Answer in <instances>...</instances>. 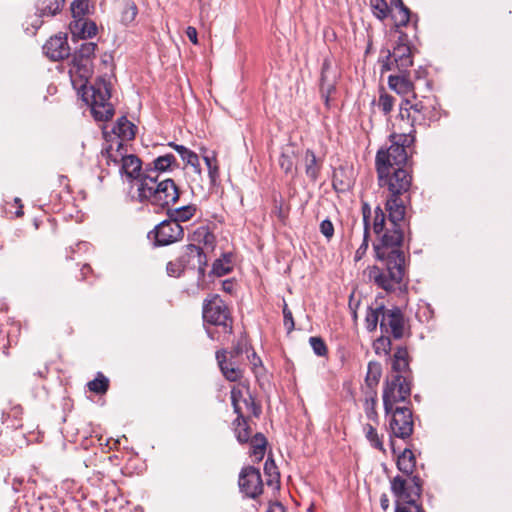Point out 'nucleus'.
<instances>
[{
    "label": "nucleus",
    "mask_w": 512,
    "mask_h": 512,
    "mask_svg": "<svg viewBox=\"0 0 512 512\" xmlns=\"http://www.w3.org/2000/svg\"><path fill=\"white\" fill-rule=\"evenodd\" d=\"M232 253L231 252H225L221 255V257L219 259H222L223 260V263L225 265H229L231 266V263H232Z\"/></svg>",
    "instance_id": "59"
},
{
    "label": "nucleus",
    "mask_w": 512,
    "mask_h": 512,
    "mask_svg": "<svg viewBox=\"0 0 512 512\" xmlns=\"http://www.w3.org/2000/svg\"><path fill=\"white\" fill-rule=\"evenodd\" d=\"M44 52L53 61H59L70 55L66 36L51 37L43 46Z\"/></svg>",
    "instance_id": "18"
},
{
    "label": "nucleus",
    "mask_w": 512,
    "mask_h": 512,
    "mask_svg": "<svg viewBox=\"0 0 512 512\" xmlns=\"http://www.w3.org/2000/svg\"><path fill=\"white\" fill-rule=\"evenodd\" d=\"M208 266V258L202 257V261L198 263L196 269L198 271L197 285L199 288L204 289L203 282L206 275V267Z\"/></svg>",
    "instance_id": "53"
},
{
    "label": "nucleus",
    "mask_w": 512,
    "mask_h": 512,
    "mask_svg": "<svg viewBox=\"0 0 512 512\" xmlns=\"http://www.w3.org/2000/svg\"><path fill=\"white\" fill-rule=\"evenodd\" d=\"M411 484L400 475L390 481V489L396 497L394 512H425L418 499L422 495L423 480L417 474L407 475Z\"/></svg>",
    "instance_id": "8"
},
{
    "label": "nucleus",
    "mask_w": 512,
    "mask_h": 512,
    "mask_svg": "<svg viewBox=\"0 0 512 512\" xmlns=\"http://www.w3.org/2000/svg\"><path fill=\"white\" fill-rule=\"evenodd\" d=\"M47 372H48V368H47V367H45L43 370H38V371H37V372H35L34 374H35V375H37V376H39V377H41V378H43V377H45V375L47 374Z\"/></svg>",
    "instance_id": "62"
},
{
    "label": "nucleus",
    "mask_w": 512,
    "mask_h": 512,
    "mask_svg": "<svg viewBox=\"0 0 512 512\" xmlns=\"http://www.w3.org/2000/svg\"><path fill=\"white\" fill-rule=\"evenodd\" d=\"M179 168V163L172 153L155 158L151 163H147L144 167V176L155 177L158 173L172 171Z\"/></svg>",
    "instance_id": "17"
},
{
    "label": "nucleus",
    "mask_w": 512,
    "mask_h": 512,
    "mask_svg": "<svg viewBox=\"0 0 512 512\" xmlns=\"http://www.w3.org/2000/svg\"><path fill=\"white\" fill-rule=\"evenodd\" d=\"M369 238H370V231H364L363 233V241L359 248L355 252V261H359L363 258V256L366 254L368 247H369Z\"/></svg>",
    "instance_id": "51"
},
{
    "label": "nucleus",
    "mask_w": 512,
    "mask_h": 512,
    "mask_svg": "<svg viewBox=\"0 0 512 512\" xmlns=\"http://www.w3.org/2000/svg\"><path fill=\"white\" fill-rule=\"evenodd\" d=\"M250 350H251V354L247 353V358L250 361L251 365L253 366V369H255L258 366L262 365V361H261L260 357L256 354V352L253 350V348Z\"/></svg>",
    "instance_id": "55"
},
{
    "label": "nucleus",
    "mask_w": 512,
    "mask_h": 512,
    "mask_svg": "<svg viewBox=\"0 0 512 512\" xmlns=\"http://www.w3.org/2000/svg\"><path fill=\"white\" fill-rule=\"evenodd\" d=\"M415 129L408 133H392L390 146L380 148L375 157V168L380 187H386L384 208L374 209L372 223L376 240L372 247L376 261L382 264L367 268L368 280L386 292L408 293L410 242L412 240L411 216L407 205L412 185L413 154L415 153Z\"/></svg>",
    "instance_id": "1"
},
{
    "label": "nucleus",
    "mask_w": 512,
    "mask_h": 512,
    "mask_svg": "<svg viewBox=\"0 0 512 512\" xmlns=\"http://www.w3.org/2000/svg\"><path fill=\"white\" fill-rule=\"evenodd\" d=\"M397 469L405 475H412L416 468V458L410 447H406L396 460Z\"/></svg>",
    "instance_id": "26"
},
{
    "label": "nucleus",
    "mask_w": 512,
    "mask_h": 512,
    "mask_svg": "<svg viewBox=\"0 0 512 512\" xmlns=\"http://www.w3.org/2000/svg\"><path fill=\"white\" fill-rule=\"evenodd\" d=\"M222 290L226 293H233L234 281L232 279H226L222 282Z\"/></svg>",
    "instance_id": "57"
},
{
    "label": "nucleus",
    "mask_w": 512,
    "mask_h": 512,
    "mask_svg": "<svg viewBox=\"0 0 512 512\" xmlns=\"http://www.w3.org/2000/svg\"><path fill=\"white\" fill-rule=\"evenodd\" d=\"M168 146H169V147H171V148H173V149L175 150V147H180L181 145L176 144L175 142H169V143H168Z\"/></svg>",
    "instance_id": "63"
},
{
    "label": "nucleus",
    "mask_w": 512,
    "mask_h": 512,
    "mask_svg": "<svg viewBox=\"0 0 512 512\" xmlns=\"http://www.w3.org/2000/svg\"><path fill=\"white\" fill-rule=\"evenodd\" d=\"M186 36L193 44H198V33L195 27L188 26L186 29Z\"/></svg>",
    "instance_id": "56"
},
{
    "label": "nucleus",
    "mask_w": 512,
    "mask_h": 512,
    "mask_svg": "<svg viewBox=\"0 0 512 512\" xmlns=\"http://www.w3.org/2000/svg\"><path fill=\"white\" fill-rule=\"evenodd\" d=\"M65 0H37L36 12L40 18L53 17L61 12Z\"/></svg>",
    "instance_id": "24"
},
{
    "label": "nucleus",
    "mask_w": 512,
    "mask_h": 512,
    "mask_svg": "<svg viewBox=\"0 0 512 512\" xmlns=\"http://www.w3.org/2000/svg\"><path fill=\"white\" fill-rule=\"evenodd\" d=\"M137 127L127 119L121 116L117 119L116 124L112 128V132L121 140H132L135 138Z\"/></svg>",
    "instance_id": "25"
},
{
    "label": "nucleus",
    "mask_w": 512,
    "mask_h": 512,
    "mask_svg": "<svg viewBox=\"0 0 512 512\" xmlns=\"http://www.w3.org/2000/svg\"><path fill=\"white\" fill-rule=\"evenodd\" d=\"M264 474L266 476V485L272 488H278L280 484V473L272 456H269L264 464Z\"/></svg>",
    "instance_id": "29"
},
{
    "label": "nucleus",
    "mask_w": 512,
    "mask_h": 512,
    "mask_svg": "<svg viewBox=\"0 0 512 512\" xmlns=\"http://www.w3.org/2000/svg\"><path fill=\"white\" fill-rule=\"evenodd\" d=\"M138 14V8L134 1L127 0L121 13V22L125 25L133 22Z\"/></svg>",
    "instance_id": "39"
},
{
    "label": "nucleus",
    "mask_w": 512,
    "mask_h": 512,
    "mask_svg": "<svg viewBox=\"0 0 512 512\" xmlns=\"http://www.w3.org/2000/svg\"><path fill=\"white\" fill-rule=\"evenodd\" d=\"M158 177L144 176L137 187L138 202L149 203L157 207L155 210L157 213L175 205L181 194L173 179L167 178L159 181Z\"/></svg>",
    "instance_id": "4"
},
{
    "label": "nucleus",
    "mask_w": 512,
    "mask_h": 512,
    "mask_svg": "<svg viewBox=\"0 0 512 512\" xmlns=\"http://www.w3.org/2000/svg\"><path fill=\"white\" fill-rule=\"evenodd\" d=\"M395 98L385 92L381 93L378 100V106L385 115L389 114L394 106Z\"/></svg>",
    "instance_id": "47"
},
{
    "label": "nucleus",
    "mask_w": 512,
    "mask_h": 512,
    "mask_svg": "<svg viewBox=\"0 0 512 512\" xmlns=\"http://www.w3.org/2000/svg\"><path fill=\"white\" fill-rule=\"evenodd\" d=\"M183 237L184 229L181 224L175 223L168 217L147 233V239L154 248L171 245L181 241Z\"/></svg>",
    "instance_id": "12"
},
{
    "label": "nucleus",
    "mask_w": 512,
    "mask_h": 512,
    "mask_svg": "<svg viewBox=\"0 0 512 512\" xmlns=\"http://www.w3.org/2000/svg\"><path fill=\"white\" fill-rule=\"evenodd\" d=\"M398 393L394 394L397 399ZM405 402L410 404V399L407 400H395L391 402V407L387 412L384 406L385 415H391L389 420V442L393 454H396L395 438L407 441L410 439L414 431V421L412 409L409 406H396V403Z\"/></svg>",
    "instance_id": "9"
},
{
    "label": "nucleus",
    "mask_w": 512,
    "mask_h": 512,
    "mask_svg": "<svg viewBox=\"0 0 512 512\" xmlns=\"http://www.w3.org/2000/svg\"><path fill=\"white\" fill-rule=\"evenodd\" d=\"M238 485L240 492L246 497L255 499L263 493L264 482L260 470L254 466H245L239 473Z\"/></svg>",
    "instance_id": "15"
},
{
    "label": "nucleus",
    "mask_w": 512,
    "mask_h": 512,
    "mask_svg": "<svg viewBox=\"0 0 512 512\" xmlns=\"http://www.w3.org/2000/svg\"><path fill=\"white\" fill-rule=\"evenodd\" d=\"M364 432L366 439L370 442L371 446L379 451L385 453L386 450L383 445V441L378 436L377 430L371 424H365Z\"/></svg>",
    "instance_id": "37"
},
{
    "label": "nucleus",
    "mask_w": 512,
    "mask_h": 512,
    "mask_svg": "<svg viewBox=\"0 0 512 512\" xmlns=\"http://www.w3.org/2000/svg\"><path fill=\"white\" fill-rule=\"evenodd\" d=\"M167 216L170 220L180 224L190 220L196 213V206L193 204L184 205L178 208L168 207L166 209Z\"/></svg>",
    "instance_id": "27"
},
{
    "label": "nucleus",
    "mask_w": 512,
    "mask_h": 512,
    "mask_svg": "<svg viewBox=\"0 0 512 512\" xmlns=\"http://www.w3.org/2000/svg\"><path fill=\"white\" fill-rule=\"evenodd\" d=\"M241 403L254 417L258 418L260 416L262 412L261 405L256 402L255 398L250 393H248L247 397L242 395L240 399V406L242 407Z\"/></svg>",
    "instance_id": "40"
},
{
    "label": "nucleus",
    "mask_w": 512,
    "mask_h": 512,
    "mask_svg": "<svg viewBox=\"0 0 512 512\" xmlns=\"http://www.w3.org/2000/svg\"><path fill=\"white\" fill-rule=\"evenodd\" d=\"M267 512H286V510L280 502H274L269 505Z\"/></svg>",
    "instance_id": "58"
},
{
    "label": "nucleus",
    "mask_w": 512,
    "mask_h": 512,
    "mask_svg": "<svg viewBox=\"0 0 512 512\" xmlns=\"http://www.w3.org/2000/svg\"><path fill=\"white\" fill-rule=\"evenodd\" d=\"M381 53H384V50L381 51ZM386 55L383 57L381 62V74L391 71L393 69H397L395 66L394 58L391 55V51L389 49L385 50Z\"/></svg>",
    "instance_id": "50"
},
{
    "label": "nucleus",
    "mask_w": 512,
    "mask_h": 512,
    "mask_svg": "<svg viewBox=\"0 0 512 512\" xmlns=\"http://www.w3.org/2000/svg\"><path fill=\"white\" fill-rule=\"evenodd\" d=\"M232 270H233L232 266L225 265L223 263L222 259H216L212 264V269H211L210 274L217 276V277H221V276L231 273Z\"/></svg>",
    "instance_id": "48"
},
{
    "label": "nucleus",
    "mask_w": 512,
    "mask_h": 512,
    "mask_svg": "<svg viewBox=\"0 0 512 512\" xmlns=\"http://www.w3.org/2000/svg\"><path fill=\"white\" fill-rule=\"evenodd\" d=\"M380 505H381V508L385 511L389 508V499L386 494L381 495Z\"/></svg>",
    "instance_id": "60"
},
{
    "label": "nucleus",
    "mask_w": 512,
    "mask_h": 512,
    "mask_svg": "<svg viewBox=\"0 0 512 512\" xmlns=\"http://www.w3.org/2000/svg\"><path fill=\"white\" fill-rule=\"evenodd\" d=\"M91 271V267L88 264L83 265L81 268V280H84L86 278V275Z\"/></svg>",
    "instance_id": "61"
},
{
    "label": "nucleus",
    "mask_w": 512,
    "mask_h": 512,
    "mask_svg": "<svg viewBox=\"0 0 512 512\" xmlns=\"http://www.w3.org/2000/svg\"><path fill=\"white\" fill-rule=\"evenodd\" d=\"M241 398L242 391L233 387L231 390V403L234 413L237 415L236 419L233 421L234 432L240 444H247L253 436H251L252 429L249 425V417L244 416L243 408L240 406Z\"/></svg>",
    "instance_id": "14"
},
{
    "label": "nucleus",
    "mask_w": 512,
    "mask_h": 512,
    "mask_svg": "<svg viewBox=\"0 0 512 512\" xmlns=\"http://www.w3.org/2000/svg\"><path fill=\"white\" fill-rule=\"evenodd\" d=\"M437 103L434 99L427 98L412 102L408 97L404 98L400 104L399 116L402 120L411 121V126H429L432 122L440 119V111L436 107Z\"/></svg>",
    "instance_id": "11"
},
{
    "label": "nucleus",
    "mask_w": 512,
    "mask_h": 512,
    "mask_svg": "<svg viewBox=\"0 0 512 512\" xmlns=\"http://www.w3.org/2000/svg\"><path fill=\"white\" fill-rule=\"evenodd\" d=\"M204 161L208 168V175L210 178V182L213 186H215L219 179V168H218V165L216 164V162H217L216 158L214 156L213 157L204 156Z\"/></svg>",
    "instance_id": "42"
},
{
    "label": "nucleus",
    "mask_w": 512,
    "mask_h": 512,
    "mask_svg": "<svg viewBox=\"0 0 512 512\" xmlns=\"http://www.w3.org/2000/svg\"><path fill=\"white\" fill-rule=\"evenodd\" d=\"M309 343L313 349V352L319 356L324 357L328 354V348L325 341L318 336H312L309 338Z\"/></svg>",
    "instance_id": "44"
},
{
    "label": "nucleus",
    "mask_w": 512,
    "mask_h": 512,
    "mask_svg": "<svg viewBox=\"0 0 512 512\" xmlns=\"http://www.w3.org/2000/svg\"><path fill=\"white\" fill-rule=\"evenodd\" d=\"M345 168L335 169L332 177V186L336 192H345L350 188V181L344 179Z\"/></svg>",
    "instance_id": "34"
},
{
    "label": "nucleus",
    "mask_w": 512,
    "mask_h": 512,
    "mask_svg": "<svg viewBox=\"0 0 512 512\" xmlns=\"http://www.w3.org/2000/svg\"><path fill=\"white\" fill-rule=\"evenodd\" d=\"M361 211H362V216H363L364 231H366V232L370 231V229H371L370 218H371L372 211H371V207H370L369 203L362 201Z\"/></svg>",
    "instance_id": "52"
},
{
    "label": "nucleus",
    "mask_w": 512,
    "mask_h": 512,
    "mask_svg": "<svg viewBox=\"0 0 512 512\" xmlns=\"http://www.w3.org/2000/svg\"><path fill=\"white\" fill-rule=\"evenodd\" d=\"M302 160L306 177L311 183H316L324 166V156H317L312 149H306Z\"/></svg>",
    "instance_id": "19"
},
{
    "label": "nucleus",
    "mask_w": 512,
    "mask_h": 512,
    "mask_svg": "<svg viewBox=\"0 0 512 512\" xmlns=\"http://www.w3.org/2000/svg\"><path fill=\"white\" fill-rule=\"evenodd\" d=\"M202 319L203 327L212 340H218L219 337L211 326L221 328L226 335L233 333V317L230 308L218 294H211L203 300Z\"/></svg>",
    "instance_id": "6"
},
{
    "label": "nucleus",
    "mask_w": 512,
    "mask_h": 512,
    "mask_svg": "<svg viewBox=\"0 0 512 512\" xmlns=\"http://www.w3.org/2000/svg\"><path fill=\"white\" fill-rule=\"evenodd\" d=\"M93 59L80 58L72 55V69L80 79L85 80L82 85V98L90 107L91 113L96 121L105 122L110 120L115 109L110 103L111 83L103 77H98L93 84L87 87L88 79L93 74Z\"/></svg>",
    "instance_id": "2"
},
{
    "label": "nucleus",
    "mask_w": 512,
    "mask_h": 512,
    "mask_svg": "<svg viewBox=\"0 0 512 512\" xmlns=\"http://www.w3.org/2000/svg\"><path fill=\"white\" fill-rule=\"evenodd\" d=\"M69 29L74 41L76 39L92 38L97 34L98 30L96 23L87 18L72 20L69 24Z\"/></svg>",
    "instance_id": "20"
},
{
    "label": "nucleus",
    "mask_w": 512,
    "mask_h": 512,
    "mask_svg": "<svg viewBox=\"0 0 512 512\" xmlns=\"http://www.w3.org/2000/svg\"><path fill=\"white\" fill-rule=\"evenodd\" d=\"M283 324L287 333H291L295 328V322L292 311L289 309L286 302L283 305Z\"/></svg>",
    "instance_id": "49"
},
{
    "label": "nucleus",
    "mask_w": 512,
    "mask_h": 512,
    "mask_svg": "<svg viewBox=\"0 0 512 512\" xmlns=\"http://www.w3.org/2000/svg\"><path fill=\"white\" fill-rule=\"evenodd\" d=\"M411 357L406 346H397L391 358L393 375L387 378L383 388V406L387 412L391 402L395 401L394 394L398 393L396 400H407L411 396L413 385V372L410 368Z\"/></svg>",
    "instance_id": "3"
},
{
    "label": "nucleus",
    "mask_w": 512,
    "mask_h": 512,
    "mask_svg": "<svg viewBox=\"0 0 512 512\" xmlns=\"http://www.w3.org/2000/svg\"><path fill=\"white\" fill-rule=\"evenodd\" d=\"M294 153L292 152L291 154L283 151L281 154H280V157H279V166L280 168L285 172V174H289L293 171V168H294Z\"/></svg>",
    "instance_id": "46"
},
{
    "label": "nucleus",
    "mask_w": 512,
    "mask_h": 512,
    "mask_svg": "<svg viewBox=\"0 0 512 512\" xmlns=\"http://www.w3.org/2000/svg\"><path fill=\"white\" fill-rule=\"evenodd\" d=\"M97 48V44L94 42H84L81 46L75 50V56H79L80 58H90L93 59L95 56V50Z\"/></svg>",
    "instance_id": "43"
},
{
    "label": "nucleus",
    "mask_w": 512,
    "mask_h": 512,
    "mask_svg": "<svg viewBox=\"0 0 512 512\" xmlns=\"http://www.w3.org/2000/svg\"><path fill=\"white\" fill-rule=\"evenodd\" d=\"M87 386L91 392L102 395L109 389V379L102 372H98L96 377L87 383Z\"/></svg>",
    "instance_id": "32"
},
{
    "label": "nucleus",
    "mask_w": 512,
    "mask_h": 512,
    "mask_svg": "<svg viewBox=\"0 0 512 512\" xmlns=\"http://www.w3.org/2000/svg\"><path fill=\"white\" fill-rule=\"evenodd\" d=\"M193 241L197 243L196 245L202 244L205 248L213 249L216 239L208 226H200L194 231Z\"/></svg>",
    "instance_id": "30"
},
{
    "label": "nucleus",
    "mask_w": 512,
    "mask_h": 512,
    "mask_svg": "<svg viewBox=\"0 0 512 512\" xmlns=\"http://www.w3.org/2000/svg\"><path fill=\"white\" fill-rule=\"evenodd\" d=\"M365 324L369 332L375 331L379 324L383 334H389L393 339L400 340L405 336L407 321L400 307L387 308L381 303L376 304L375 307H368Z\"/></svg>",
    "instance_id": "5"
},
{
    "label": "nucleus",
    "mask_w": 512,
    "mask_h": 512,
    "mask_svg": "<svg viewBox=\"0 0 512 512\" xmlns=\"http://www.w3.org/2000/svg\"><path fill=\"white\" fill-rule=\"evenodd\" d=\"M372 14L380 21L388 17L393 21L394 31H400V28L411 27L414 30V37L418 33L419 16L413 13L403 0H369Z\"/></svg>",
    "instance_id": "7"
},
{
    "label": "nucleus",
    "mask_w": 512,
    "mask_h": 512,
    "mask_svg": "<svg viewBox=\"0 0 512 512\" xmlns=\"http://www.w3.org/2000/svg\"><path fill=\"white\" fill-rule=\"evenodd\" d=\"M331 69V61L329 58H325L323 60L321 66V74H320V93L324 98L326 106L329 105L330 95L336 91V86L334 81H329L328 72Z\"/></svg>",
    "instance_id": "23"
},
{
    "label": "nucleus",
    "mask_w": 512,
    "mask_h": 512,
    "mask_svg": "<svg viewBox=\"0 0 512 512\" xmlns=\"http://www.w3.org/2000/svg\"><path fill=\"white\" fill-rule=\"evenodd\" d=\"M120 160V174L125 175L130 180H136L138 186L144 178V170H142L141 159L134 154H120Z\"/></svg>",
    "instance_id": "16"
},
{
    "label": "nucleus",
    "mask_w": 512,
    "mask_h": 512,
    "mask_svg": "<svg viewBox=\"0 0 512 512\" xmlns=\"http://www.w3.org/2000/svg\"><path fill=\"white\" fill-rule=\"evenodd\" d=\"M408 74L409 71L407 73H400L399 75H390L388 77V85L396 93L404 96L412 94V98L416 99L414 84L409 79Z\"/></svg>",
    "instance_id": "22"
},
{
    "label": "nucleus",
    "mask_w": 512,
    "mask_h": 512,
    "mask_svg": "<svg viewBox=\"0 0 512 512\" xmlns=\"http://www.w3.org/2000/svg\"><path fill=\"white\" fill-rule=\"evenodd\" d=\"M185 269L186 268L183 263L180 262L179 257H177L174 261H169L166 265L167 274L175 278L181 277Z\"/></svg>",
    "instance_id": "45"
},
{
    "label": "nucleus",
    "mask_w": 512,
    "mask_h": 512,
    "mask_svg": "<svg viewBox=\"0 0 512 512\" xmlns=\"http://www.w3.org/2000/svg\"><path fill=\"white\" fill-rule=\"evenodd\" d=\"M175 151H177L180 154L182 160L187 165H190V166L194 167L195 169H199V167H200L199 157L195 152L186 148L184 145H182L180 147H175Z\"/></svg>",
    "instance_id": "38"
},
{
    "label": "nucleus",
    "mask_w": 512,
    "mask_h": 512,
    "mask_svg": "<svg viewBox=\"0 0 512 512\" xmlns=\"http://www.w3.org/2000/svg\"><path fill=\"white\" fill-rule=\"evenodd\" d=\"M122 150L126 151L125 145L121 140H118L116 151H113L112 145H109L106 149L102 150V155L106 158L108 165L111 163L117 165L119 163L121 164L120 154H123Z\"/></svg>",
    "instance_id": "35"
},
{
    "label": "nucleus",
    "mask_w": 512,
    "mask_h": 512,
    "mask_svg": "<svg viewBox=\"0 0 512 512\" xmlns=\"http://www.w3.org/2000/svg\"><path fill=\"white\" fill-rule=\"evenodd\" d=\"M414 32V30L412 29ZM398 33V39L396 45L393 47V51H391V55L394 58L395 66L399 73H407L408 69L413 65V56H412V44L413 39L417 40L414 37V34L410 36L408 33L404 32L402 28L400 31H395Z\"/></svg>",
    "instance_id": "13"
},
{
    "label": "nucleus",
    "mask_w": 512,
    "mask_h": 512,
    "mask_svg": "<svg viewBox=\"0 0 512 512\" xmlns=\"http://www.w3.org/2000/svg\"><path fill=\"white\" fill-rule=\"evenodd\" d=\"M377 392L372 391V395L365 400V413L369 420L377 421L378 413L376 411Z\"/></svg>",
    "instance_id": "41"
},
{
    "label": "nucleus",
    "mask_w": 512,
    "mask_h": 512,
    "mask_svg": "<svg viewBox=\"0 0 512 512\" xmlns=\"http://www.w3.org/2000/svg\"><path fill=\"white\" fill-rule=\"evenodd\" d=\"M414 399H415L417 402H420L421 397H420V395H419V394H415V395H414Z\"/></svg>",
    "instance_id": "64"
},
{
    "label": "nucleus",
    "mask_w": 512,
    "mask_h": 512,
    "mask_svg": "<svg viewBox=\"0 0 512 512\" xmlns=\"http://www.w3.org/2000/svg\"><path fill=\"white\" fill-rule=\"evenodd\" d=\"M320 232L325 236L328 240H330L334 235V225L329 219H324L320 223Z\"/></svg>",
    "instance_id": "54"
},
{
    "label": "nucleus",
    "mask_w": 512,
    "mask_h": 512,
    "mask_svg": "<svg viewBox=\"0 0 512 512\" xmlns=\"http://www.w3.org/2000/svg\"><path fill=\"white\" fill-rule=\"evenodd\" d=\"M248 443L251 447L250 455L254 457L255 461H261L266 453V448L268 445L267 438L263 433L258 432L253 435Z\"/></svg>",
    "instance_id": "28"
},
{
    "label": "nucleus",
    "mask_w": 512,
    "mask_h": 512,
    "mask_svg": "<svg viewBox=\"0 0 512 512\" xmlns=\"http://www.w3.org/2000/svg\"><path fill=\"white\" fill-rule=\"evenodd\" d=\"M178 257L185 268L196 269L198 263L202 261V257H207V255L201 246L193 243L183 246Z\"/></svg>",
    "instance_id": "21"
},
{
    "label": "nucleus",
    "mask_w": 512,
    "mask_h": 512,
    "mask_svg": "<svg viewBox=\"0 0 512 512\" xmlns=\"http://www.w3.org/2000/svg\"><path fill=\"white\" fill-rule=\"evenodd\" d=\"M382 375V366L379 362L370 361L368 363L367 374L365 377V383L369 389L376 391L375 388L378 385Z\"/></svg>",
    "instance_id": "31"
},
{
    "label": "nucleus",
    "mask_w": 512,
    "mask_h": 512,
    "mask_svg": "<svg viewBox=\"0 0 512 512\" xmlns=\"http://www.w3.org/2000/svg\"><path fill=\"white\" fill-rule=\"evenodd\" d=\"M90 7V0H73L70 4L73 20L85 19Z\"/></svg>",
    "instance_id": "33"
},
{
    "label": "nucleus",
    "mask_w": 512,
    "mask_h": 512,
    "mask_svg": "<svg viewBox=\"0 0 512 512\" xmlns=\"http://www.w3.org/2000/svg\"><path fill=\"white\" fill-rule=\"evenodd\" d=\"M375 353L378 355H390V352L392 350V340L391 335L389 334H383L375 340L373 344Z\"/></svg>",
    "instance_id": "36"
},
{
    "label": "nucleus",
    "mask_w": 512,
    "mask_h": 512,
    "mask_svg": "<svg viewBox=\"0 0 512 512\" xmlns=\"http://www.w3.org/2000/svg\"><path fill=\"white\" fill-rule=\"evenodd\" d=\"M252 346L246 334L239 337L237 342L230 350L220 349L216 351V360L221 373L226 380L230 382H237L243 377V370L241 369V356L243 353H249Z\"/></svg>",
    "instance_id": "10"
}]
</instances>
